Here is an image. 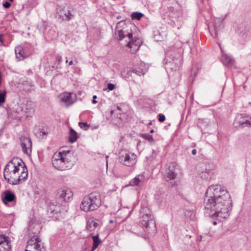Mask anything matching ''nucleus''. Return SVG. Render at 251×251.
Wrapping results in <instances>:
<instances>
[{"label": "nucleus", "instance_id": "1", "mask_svg": "<svg viewBox=\"0 0 251 251\" xmlns=\"http://www.w3.org/2000/svg\"><path fill=\"white\" fill-rule=\"evenodd\" d=\"M205 209L214 211L211 215L213 219L219 221L227 219L232 208V202L228 191L219 184L209 186L206 191L204 199Z\"/></svg>", "mask_w": 251, "mask_h": 251}, {"label": "nucleus", "instance_id": "2", "mask_svg": "<svg viewBox=\"0 0 251 251\" xmlns=\"http://www.w3.org/2000/svg\"><path fill=\"white\" fill-rule=\"evenodd\" d=\"M121 22L118 23L115 28V35L119 41H121L125 38H126V41L127 44L126 46L130 49V51L134 53L137 51L140 48V45L136 43V40L133 37L132 32H128L120 27Z\"/></svg>", "mask_w": 251, "mask_h": 251}, {"label": "nucleus", "instance_id": "3", "mask_svg": "<svg viewBox=\"0 0 251 251\" xmlns=\"http://www.w3.org/2000/svg\"><path fill=\"white\" fill-rule=\"evenodd\" d=\"M141 223L149 233H154L156 231L155 222L151 211L148 207H142L140 210Z\"/></svg>", "mask_w": 251, "mask_h": 251}, {"label": "nucleus", "instance_id": "4", "mask_svg": "<svg viewBox=\"0 0 251 251\" xmlns=\"http://www.w3.org/2000/svg\"><path fill=\"white\" fill-rule=\"evenodd\" d=\"M100 205V195L98 193H92L83 198L80 208L85 212H88L97 209Z\"/></svg>", "mask_w": 251, "mask_h": 251}, {"label": "nucleus", "instance_id": "5", "mask_svg": "<svg viewBox=\"0 0 251 251\" xmlns=\"http://www.w3.org/2000/svg\"><path fill=\"white\" fill-rule=\"evenodd\" d=\"M118 159L120 163L128 167H132L136 164L137 157L134 153L126 150H122L119 153Z\"/></svg>", "mask_w": 251, "mask_h": 251}, {"label": "nucleus", "instance_id": "6", "mask_svg": "<svg viewBox=\"0 0 251 251\" xmlns=\"http://www.w3.org/2000/svg\"><path fill=\"white\" fill-rule=\"evenodd\" d=\"M55 202H51L49 204L48 212L50 217L55 220H58L62 217V212L64 208L63 207L62 203L59 202L56 204H55Z\"/></svg>", "mask_w": 251, "mask_h": 251}, {"label": "nucleus", "instance_id": "7", "mask_svg": "<svg viewBox=\"0 0 251 251\" xmlns=\"http://www.w3.org/2000/svg\"><path fill=\"white\" fill-rule=\"evenodd\" d=\"M67 161L63 158L61 153L55 152L52 157V164L54 168L58 170H65L68 167Z\"/></svg>", "mask_w": 251, "mask_h": 251}, {"label": "nucleus", "instance_id": "8", "mask_svg": "<svg viewBox=\"0 0 251 251\" xmlns=\"http://www.w3.org/2000/svg\"><path fill=\"white\" fill-rule=\"evenodd\" d=\"M19 163H23V161L18 157H14L6 164L4 169L3 176L7 181V178L10 179L14 177V176L10 175L11 171L14 169V166H15V165H19L20 164Z\"/></svg>", "mask_w": 251, "mask_h": 251}, {"label": "nucleus", "instance_id": "9", "mask_svg": "<svg viewBox=\"0 0 251 251\" xmlns=\"http://www.w3.org/2000/svg\"><path fill=\"white\" fill-rule=\"evenodd\" d=\"M233 124L235 127H251V117L243 114L238 115L236 117Z\"/></svg>", "mask_w": 251, "mask_h": 251}, {"label": "nucleus", "instance_id": "10", "mask_svg": "<svg viewBox=\"0 0 251 251\" xmlns=\"http://www.w3.org/2000/svg\"><path fill=\"white\" fill-rule=\"evenodd\" d=\"M73 194L69 189H59L57 193V199L59 202L64 203L72 200Z\"/></svg>", "mask_w": 251, "mask_h": 251}, {"label": "nucleus", "instance_id": "11", "mask_svg": "<svg viewBox=\"0 0 251 251\" xmlns=\"http://www.w3.org/2000/svg\"><path fill=\"white\" fill-rule=\"evenodd\" d=\"M164 179L169 181L174 180L176 176L177 173L176 171V168L173 163H169L166 166L165 170L163 172Z\"/></svg>", "mask_w": 251, "mask_h": 251}, {"label": "nucleus", "instance_id": "12", "mask_svg": "<svg viewBox=\"0 0 251 251\" xmlns=\"http://www.w3.org/2000/svg\"><path fill=\"white\" fill-rule=\"evenodd\" d=\"M27 176V170L25 166V167H22V171L20 175L18 174L17 176H14L13 178L10 179L7 178V182L12 185H17L21 183L22 180L25 181L26 180Z\"/></svg>", "mask_w": 251, "mask_h": 251}, {"label": "nucleus", "instance_id": "13", "mask_svg": "<svg viewBox=\"0 0 251 251\" xmlns=\"http://www.w3.org/2000/svg\"><path fill=\"white\" fill-rule=\"evenodd\" d=\"M148 67L144 63H141L139 65L135 67L133 70H129L127 72V74L131 75L132 73L136 74L139 76L144 75L148 71Z\"/></svg>", "mask_w": 251, "mask_h": 251}, {"label": "nucleus", "instance_id": "14", "mask_svg": "<svg viewBox=\"0 0 251 251\" xmlns=\"http://www.w3.org/2000/svg\"><path fill=\"white\" fill-rule=\"evenodd\" d=\"M223 27V23L219 19L214 20L213 27L209 28V32L213 37L216 38L218 35L219 30Z\"/></svg>", "mask_w": 251, "mask_h": 251}, {"label": "nucleus", "instance_id": "15", "mask_svg": "<svg viewBox=\"0 0 251 251\" xmlns=\"http://www.w3.org/2000/svg\"><path fill=\"white\" fill-rule=\"evenodd\" d=\"M11 248L9 238L4 235L0 236V251H9Z\"/></svg>", "mask_w": 251, "mask_h": 251}, {"label": "nucleus", "instance_id": "16", "mask_svg": "<svg viewBox=\"0 0 251 251\" xmlns=\"http://www.w3.org/2000/svg\"><path fill=\"white\" fill-rule=\"evenodd\" d=\"M32 242H34L32 245H34V251H45L44 243L42 242L41 239L37 235L32 236Z\"/></svg>", "mask_w": 251, "mask_h": 251}, {"label": "nucleus", "instance_id": "17", "mask_svg": "<svg viewBox=\"0 0 251 251\" xmlns=\"http://www.w3.org/2000/svg\"><path fill=\"white\" fill-rule=\"evenodd\" d=\"M15 57L17 61L23 60L28 56L25 53V48H23L21 46H17L15 49Z\"/></svg>", "mask_w": 251, "mask_h": 251}, {"label": "nucleus", "instance_id": "18", "mask_svg": "<svg viewBox=\"0 0 251 251\" xmlns=\"http://www.w3.org/2000/svg\"><path fill=\"white\" fill-rule=\"evenodd\" d=\"M59 18L64 21H69L74 17L73 9L62 10L58 12Z\"/></svg>", "mask_w": 251, "mask_h": 251}, {"label": "nucleus", "instance_id": "19", "mask_svg": "<svg viewBox=\"0 0 251 251\" xmlns=\"http://www.w3.org/2000/svg\"><path fill=\"white\" fill-rule=\"evenodd\" d=\"M145 179V176L143 174H139L136 176L134 178L132 179L128 185L136 187H140L143 184Z\"/></svg>", "mask_w": 251, "mask_h": 251}, {"label": "nucleus", "instance_id": "20", "mask_svg": "<svg viewBox=\"0 0 251 251\" xmlns=\"http://www.w3.org/2000/svg\"><path fill=\"white\" fill-rule=\"evenodd\" d=\"M29 145L28 148L30 150V152H31V140L29 138H24L21 139V146L23 152L25 154L28 155L27 153V146Z\"/></svg>", "mask_w": 251, "mask_h": 251}, {"label": "nucleus", "instance_id": "21", "mask_svg": "<svg viewBox=\"0 0 251 251\" xmlns=\"http://www.w3.org/2000/svg\"><path fill=\"white\" fill-rule=\"evenodd\" d=\"M3 197H2L3 202L7 204L9 202H12L16 200L15 195L10 190H6L3 193Z\"/></svg>", "mask_w": 251, "mask_h": 251}, {"label": "nucleus", "instance_id": "22", "mask_svg": "<svg viewBox=\"0 0 251 251\" xmlns=\"http://www.w3.org/2000/svg\"><path fill=\"white\" fill-rule=\"evenodd\" d=\"M222 56L221 60L224 65L228 66H232L234 62V60L228 55L225 53L222 49H221Z\"/></svg>", "mask_w": 251, "mask_h": 251}, {"label": "nucleus", "instance_id": "23", "mask_svg": "<svg viewBox=\"0 0 251 251\" xmlns=\"http://www.w3.org/2000/svg\"><path fill=\"white\" fill-rule=\"evenodd\" d=\"M60 100L64 102L66 105L69 106L74 103L71 93H65L61 96Z\"/></svg>", "mask_w": 251, "mask_h": 251}, {"label": "nucleus", "instance_id": "24", "mask_svg": "<svg viewBox=\"0 0 251 251\" xmlns=\"http://www.w3.org/2000/svg\"><path fill=\"white\" fill-rule=\"evenodd\" d=\"M98 223L93 219H89L87 223L86 228L91 232H94L98 226Z\"/></svg>", "mask_w": 251, "mask_h": 251}, {"label": "nucleus", "instance_id": "25", "mask_svg": "<svg viewBox=\"0 0 251 251\" xmlns=\"http://www.w3.org/2000/svg\"><path fill=\"white\" fill-rule=\"evenodd\" d=\"M78 138V135L75 131L72 128H70L69 141L73 143L75 142Z\"/></svg>", "mask_w": 251, "mask_h": 251}, {"label": "nucleus", "instance_id": "26", "mask_svg": "<svg viewBox=\"0 0 251 251\" xmlns=\"http://www.w3.org/2000/svg\"><path fill=\"white\" fill-rule=\"evenodd\" d=\"M93 241V245L91 251H94L101 242V241L99 238V235L97 234L92 236Z\"/></svg>", "mask_w": 251, "mask_h": 251}, {"label": "nucleus", "instance_id": "27", "mask_svg": "<svg viewBox=\"0 0 251 251\" xmlns=\"http://www.w3.org/2000/svg\"><path fill=\"white\" fill-rule=\"evenodd\" d=\"M21 87L24 91H29L31 88V83L27 80H24L22 83Z\"/></svg>", "mask_w": 251, "mask_h": 251}, {"label": "nucleus", "instance_id": "28", "mask_svg": "<svg viewBox=\"0 0 251 251\" xmlns=\"http://www.w3.org/2000/svg\"><path fill=\"white\" fill-rule=\"evenodd\" d=\"M35 135L38 138H43L44 136H46L48 134V131H43V129L38 132L34 133Z\"/></svg>", "mask_w": 251, "mask_h": 251}, {"label": "nucleus", "instance_id": "29", "mask_svg": "<svg viewBox=\"0 0 251 251\" xmlns=\"http://www.w3.org/2000/svg\"><path fill=\"white\" fill-rule=\"evenodd\" d=\"M143 16V14L141 12H135L131 14L132 20H139Z\"/></svg>", "mask_w": 251, "mask_h": 251}, {"label": "nucleus", "instance_id": "30", "mask_svg": "<svg viewBox=\"0 0 251 251\" xmlns=\"http://www.w3.org/2000/svg\"><path fill=\"white\" fill-rule=\"evenodd\" d=\"M6 91H0V106H2L5 102Z\"/></svg>", "mask_w": 251, "mask_h": 251}, {"label": "nucleus", "instance_id": "31", "mask_svg": "<svg viewBox=\"0 0 251 251\" xmlns=\"http://www.w3.org/2000/svg\"><path fill=\"white\" fill-rule=\"evenodd\" d=\"M70 152H71L70 151L67 150V151H63L62 152L60 151L58 153H61L63 157V158H64L67 161H69V162H70V160L68 158V155L70 153Z\"/></svg>", "mask_w": 251, "mask_h": 251}, {"label": "nucleus", "instance_id": "32", "mask_svg": "<svg viewBox=\"0 0 251 251\" xmlns=\"http://www.w3.org/2000/svg\"><path fill=\"white\" fill-rule=\"evenodd\" d=\"M142 137L149 141L150 142H152L153 141L152 136L149 134H143L142 135Z\"/></svg>", "mask_w": 251, "mask_h": 251}, {"label": "nucleus", "instance_id": "33", "mask_svg": "<svg viewBox=\"0 0 251 251\" xmlns=\"http://www.w3.org/2000/svg\"><path fill=\"white\" fill-rule=\"evenodd\" d=\"M19 164V165H15V166H14L13 169V170H15V172H16L18 174H19L18 172L20 170V168L21 167L22 169V167H25V166L24 162L23 163Z\"/></svg>", "mask_w": 251, "mask_h": 251}, {"label": "nucleus", "instance_id": "34", "mask_svg": "<svg viewBox=\"0 0 251 251\" xmlns=\"http://www.w3.org/2000/svg\"><path fill=\"white\" fill-rule=\"evenodd\" d=\"M79 126L81 128H85V130L87 129L89 127V125H88L87 123L83 122H79Z\"/></svg>", "mask_w": 251, "mask_h": 251}, {"label": "nucleus", "instance_id": "35", "mask_svg": "<svg viewBox=\"0 0 251 251\" xmlns=\"http://www.w3.org/2000/svg\"><path fill=\"white\" fill-rule=\"evenodd\" d=\"M31 220H30L29 221V224H28V227L27 228V230L26 231V235H27L28 236V237H30V223L31 222Z\"/></svg>", "mask_w": 251, "mask_h": 251}, {"label": "nucleus", "instance_id": "36", "mask_svg": "<svg viewBox=\"0 0 251 251\" xmlns=\"http://www.w3.org/2000/svg\"><path fill=\"white\" fill-rule=\"evenodd\" d=\"M158 120L159 122H163L165 121V117L164 115L162 114H159L158 115Z\"/></svg>", "mask_w": 251, "mask_h": 251}, {"label": "nucleus", "instance_id": "37", "mask_svg": "<svg viewBox=\"0 0 251 251\" xmlns=\"http://www.w3.org/2000/svg\"><path fill=\"white\" fill-rule=\"evenodd\" d=\"M115 88V85L113 84L109 83L107 84V89L109 91H112Z\"/></svg>", "mask_w": 251, "mask_h": 251}, {"label": "nucleus", "instance_id": "38", "mask_svg": "<svg viewBox=\"0 0 251 251\" xmlns=\"http://www.w3.org/2000/svg\"><path fill=\"white\" fill-rule=\"evenodd\" d=\"M3 7L5 8H9L11 6V4L8 1H5L2 3Z\"/></svg>", "mask_w": 251, "mask_h": 251}, {"label": "nucleus", "instance_id": "39", "mask_svg": "<svg viewBox=\"0 0 251 251\" xmlns=\"http://www.w3.org/2000/svg\"><path fill=\"white\" fill-rule=\"evenodd\" d=\"M36 226H37V232H39L40 230L41 229L42 226H41V224L39 222H37L35 224Z\"/></svg>", "mask_w": 251, "mask_h": 251}, {"label": "nucleus", "instance_id": "40", "mask_svg": "<svg viewBox=\"0 0 251 251\" xmlns=\"http://www.w3.org/2000/svg\"><path fill=\"white\" fill-rule=\"evenodd\" d=\"M2 36H3L2 34H0V42L1 43V45H2L3 46H5V44H4V40L1 38Z\"/></svg>", "mask_w": 251, "mask_h": 251}, {"label": "nucleus", "instance_id": "41", "mask_svg": "<svg viewBox=\"0 0 251 251\" xmlns=\"http://www.w3.org/2000/svg\"><path fill=\"white\" fill-rule=\"evenodd\" d=\"M34 195H35V199L39 198L40 197V193L39 192V191H36L35 192Z\"/></svg>", "mask_w": 251, "mask_h": 251}, {"label": "nucleus", "instance_id": "42", "mask_svg": "<svg viewBox=\"0 0 251 251\" xmlns=\"http://www.w3.org/2000/svg\"><path fill=\"white\" fill-rule=\"evenodd\" d=\"M18 174L16 172H15V170H13V169L11 171V175L12 176H17Z\"/></svg>", "mask_w": 251, "mask_h": 251}, {"label": "nucleus", "instance_id": "43", "mask_svg": "<svg viewBox=\"0 0 251 251\" xmlns=\"http://www.w3.org/2000/svg\"><path fill=\"white\" fill-rule=\"evenodd\" d=\"M96 98H97V96H96V95L93 96V100H92L93 103H96L97 102V101L96 100Z\"/></svg>", "mask_w": 251, "mask_h": 251}, {"label": "nucleus", "instance_id": "44", "mask_svg": "<svg viewBox=\"0 0 251 251\" xmlns=\"http://www.w3.org/2000/svg\"><path fill=\"white\" fill-rule=\"evenodd\" d=\"M57 61H58L59 63H60V62L62 61V57L61 56H57Z\"/></svg>", "mask_w": 251, "mask_h": 251}, {"label": "nucleus", "instance_id": "45", "mask_svg": "<svg viewBox=\"0 0 251 251\" xmlns=\"http://www.w3.org/2000/svg\"><path fill=\"white\" fill-rule=\"evenodd\" d=\"M37 4H38V2H35H35H33V1H32V8H33V7H35V6H37Z\"/></svg>", "mask_w": 251, "mask_h": 251}, {"label": "nucleus", "instance_id": "46", "mask_svg": "<svg viewBox=\"0 0 251 251\" xmlns=\"http://www.w3.org/2000/svg\"><path fill=\"white\" fill-rule=\"evenodd\" d=\"M192 153L193 155H195L197 153V150L196 149H193L192 151Z\"/></svg>", "mask_w": 251, "mask_h": 251}, {"label": "nucleus", "instance_id": "47", "mask_svg": "<svg viewBox=\"0 0 251 251\" xmlns=\"http://www.w3.org/2000/svg\"><path fill=\"white\" fill-rule=\"evenodd\" d=\"M31 242V238H29L27 242V245H30V243Z\"/></svg>", "mask_w": 251, "mask_h": 251}, {"label": "nucleus", "instance_id": "48", "mask_svg": "<svg viewBox=\"0 0 251 251\" xmlns=\"http://www.w3.org/2000/svg\"><path fill=\"white\" fill-rule=\"evenodd\" d=\"M73 63V62L72 60H71L69 62V65H72Z\"/></svg>", "mask_w": 251, "mask_h": 251}, {"label": "nucleus", "instance_id": "49", "mask_svg": "<svg viewBox=\"0 0 251 251\" xmlns=\"http://www.w3.org/2000/svg\"><path fill=\"white\" fill-rule=\"evenodd\" d=\"M110 113H111V115L113 114L114 113V110H110Z\"/></svg>", "mask_w": 251, "mask_h": 251}, {"label": "nucleus", "instance_id": "50", "mask_svg": "<svg viewBox=\"0 0 251 251\" xmlns=\"http://www.w3.org/2000/svg\"><path fill=\"white\" fill-rule=\"evenodd\" d=\"M213 224L214 225H217V222H216V221H214V222H213Z\"/></svg>", "mask_w": 251, "mask_h": 251}, {"label": "nucleus", "instance_id": "51", "mask_svg": "<svg viewBox=\"0 0 251 251\" xmlns=\"http://www.w3.org/2000/svg\"><path fill=\"white\" fill-rule=\"evenodd\" d=\"M154 132V130L153 129L151 130L150 133H152Z\"/></svg>", "mask_w": 251, "mask_h": 251}, {"label": "nucleus", "instance_id": "52", "mask_svg": "<svg viewBox=\"0 0 251 251\" xmlns=\"http://www.w3.org/2000/svg\"><path fill=\"white\" fill-rule=\"evenodd\" d=\"M109 222H110V223H112L113 222V220H110Z\"/></svg>", "mask_w": 251, "mask_h": 251}, {"label": "nucleus", "instance_id": "53", "mask_svg": "<svg viewBox=\"0 0 251 251\" xmlns=\"http://www.w3.org/2000/svg\"><path fill=\"white\" fill-rule=\"evenodd\" d=\"M32 225H33V224H34V222H33V217H32Z\"/></svg>", "mask_w": 251, "mask_h": 251}, {"label": "nucleus", "instance_id": "54", "mask_svg": "<svg viewBox=\"0 0 251 251\" xmlns=\"http://www.w3.org/2000/svg\"><path fill=\"white\" fill-rule=\"evenodd\" d=\"M25 251H28V250L25 249Z\"/></svg>", "mask_w": 251, "mask_h": 251}, {"label": "nucleus", "instance_id": "55", "mask_svg": "<svg viewBox=\"0 0 251 251\" xmlns=\"http://www.w3.org/2000/svg\"><path fill=\"white\" fill-rule=\"evenodd\" d=\"M117 109L120 110V108L119 107H117Z\"/></svg>", "mask_w": 251, "mask_h": 251}, {"label": "nucleus", "instance_id": "56", "mask_svg": "<svg viewBox=\"0 0 251 251\" xmlns=\"http://www.w3.org/2000/svg\"><path fill=\"white\" fill-rule=\"evenodd\" d=\"M36 128V126H35L34 127V130H35Z\"/></svg>", "mask_w": 251, "mask_h": 251}]
</instances>
